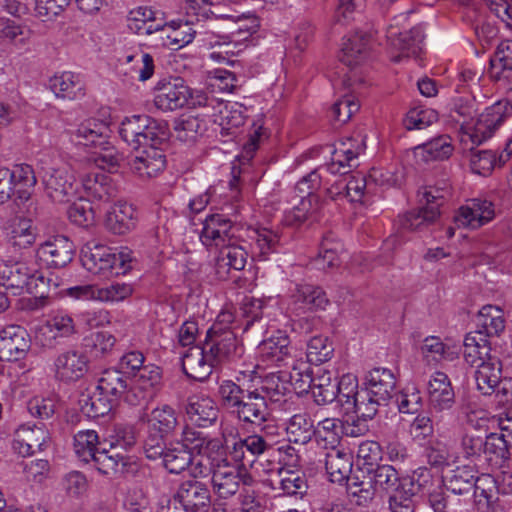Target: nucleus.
Segmentation results:
<instances>
[{
    "label": "nucleus",
    "mask_w": 512,
    "mask_h": 512,
    "mask_svg": "<svg viewBox=\"0 0 512 512\" xmlns=\"http://www.w3.org/2000/svg\"><path fill=\"white\" fill-rule=\"evenodd\" d=\"M120 137L133 149L144 145H163L170 138L167 121L152 118L149 115L126 117L119 128Z\"/></svg>",
    "instance_id": "obj_1"
},
{
    "label": "nucleus",
    "mask_w": 512,
    "mask_h": 512,
    "mask_svg": "<svg viewBox=\"0 0 512 512\" xmlns=\"http://www.w3.org/2000/svg\"><path fill=\"white\" fill-rule=\"evenodd\" d=\"M473 112V103L470 100L458 98L454 101L450 116L455 122L461 124V130L468 136L472 144L478 146L493 135L494 131L504 121V115L501 112L500 104H497L486 109V112L480 115L471 129L465 125L468 119L472 118Z\"/></svg>",
    "instance_id": "obj_2"
},
{
    "label": "nucleus",
    "mask_w": 512,
    "mask_h": 512,
    "mask_svg": "<svg viewBox=\"0 0 512 512\" xmlns=\"http://www.w3.org/2000/svg\"><path fill=\"white\" fill-rule=\"evenodd\" d=\"M132 251L128 248L118 253L105 245L87 246L81 250L83 267L94 275L102 277L126 274L131 268Z\"/></svg>",
    "instance_id": "obj_3"
},
{
    "label": "nucleus",
    "mask_w": 512,
    "mask_h": 512,
    "mask_svg": "<svg viewBox=\"0 0 512 512\" xmlns=\"http://www.w3.org/2000/svg\"><path fill=\"white\" fill-rule=\"evenodd\" d=\"M446 194L448 191L443 188L424 187L418 193L420 206L399 216L400 227L410 231H422L434 224L440 217V207L445 202Z\"/></svg>",
    "instance_id": "obj_4"
},
{
    "label": "nucleus",
    "mask_w": 512,
    "mask_h": 512,
    "mask_svg": "<svg viewBox=\"0 0 512 512\" xmlns=\"http://www.w3.org/2000/svg\"><path fill=\"white\" fill-rule=\"evenodd\" d=\"M477 390L484 396L495 394L500 401H508L512 395V378L502 375V362L497 356L477 364L475 371Z\"/></svg>",
    "instance_id": "obj_5"
},
{
    "label": "nucleus",
    "mask_w": 512,
    "mask_h": 512,
    "mask_svg": "<svg viewBox=\"0 0 512 512\" xmlns=\"http://www.w3.org/2000/svg\"><path fill=\"white\" fill-rule=\"evenodd\" d=\"M209 360L216 365L225 361H234L240 358L243 352L235 333L228 327L213 325L206 333L202 344Z\"/></svg>",
    "instance_id": "obj_6"
},
{
    "label": "nucleus",
    "mask_w": 512,
    "mask_h": 512,
    "mask_svg": "<svg viewBox=\"0 0 512 512\" xmlns=\"http://www.w3.org/2000/svg\"><path fill=\"white\" fill-rule=\"evenodd\" d=\"M41 177L47 195L55 202H69L76 197L79 184L73 171L67 167H42Z\"/></svg>",
    "instance_id": "obj_7"
},
{
    "label": "nucleus",
    "mask_w": 512,
    "mask_h": 512,
    "mask_svg": "<svg viewBox=\"0 0 512 512\" xmlns=\"http://www.w3.org/2000/svg\"><path fill=\"white\" fill-rule=\"evenodd\" d=\"M76 246L64 235H54L43 242L36 250V257L48 268L60 269L72 262Z\"/></svg>",
    "instance_id": "obj_8"
},
{
    "label": "nucleus",
    "mask_w": 512,
    "mask_h": 512,
    "mask_svg": "<svg viewBox=\"0 0 512 512\" xmlns=\"http://www.w3.org/2000/svg\"><path fill=\"white\" fill-rule=\"evenodd\" d=\"M190 87L181 77H170L158 81L155 86V106L162 111H174L186 106Z\"/></svg>",
    "instance_id": "obj_9"
},
{
    "label": "nucleus",
    "mask_w": 512,
    "mask_h": 512,
    "mask_svg": "<svg viewBox=\"0 0 512 512\" xmlns=\"http://www.w3.org/2000/svg\"><path fill=\"white\" fill-rule=\"evenodd\" d=\"M31 337L20 325H7L0 330V360L16 362L26 358Z\"/></svg>",
    "instance_id": "obj_10"
},
{
    "label": "nucleus",
    "mask_w": 512,
    "mask_h": 512,
    "mask_svg": "<svg viewBox=\"0 0 512 512\" xmlns=\"http://www.w3.org/2000/svg\"><path fill=\"white\" fill-rule=\"evenodd\" d=\"M495 217V206L487 199L474 198L469 204L461 206L454 216L458 227L478 229L492 221Z\"/></svg>",
    "instance_id": "obj_11"
},
{
    "label": "nucleus",
    "mask_w": 512,
    "mask_h": 512,
    "mask_svg": "<svg viewBox=\"0 0 512 512\" xmlns=\"http://www.w3.org/2000/svg\"><path fill=\"white\" fill-rule=\"evenodd\" d=\"M428 404L431 412L442 413L451 410L456 403L452 383L444 372L432 374L427 386Z\"/></svg>",
    "instance_id": "obj_12"
},
{
    "label": "nucleus",
    "mask_w": 512,
    "mask_h": 512,
    "mask_svg": "<svg viewBox=\"0 0 512 512\" xmlns=\"http://www.w3.org/2000/svg\"><path fill=\"white\" fill-rule=\"evenodd\" d=\"M54 377L69 384L81 379L88 371V359L78 350H67L54 360Z\"/></svg>",
    "instance_id": "obj_13"
},
{
    "label": "nucleus",
    "mask_w": 512,
    "mask_h": 512,
    "mask_svg": "<svg viewBox=\"0 0 512 512\" xmlns=\"http://www.w3.org/2000/svg\"><path fill=\"white\" fill-rule=\"evenodd\" d=\"M230 415L245 424L261 425L270 417V411L265 396L251 387Z\"/></svg>",
    "instance_id": "obj_14"
},
{
    "label": "nucleus",
    "mask_w": 512,
    "mask_h": 512,
    "mask_svg": "<svg viewBox=\"0 0 512 512\" xmlns=\"http://www.w3.org/2000/svg\"><path fill=\"white\" fill-rule=\"evenodd\" d=\"M97 390L108 395L117 404L122 397L132 405L140 401L135 389L129 388L127 377L119 369H106L98 381Z\"/></svg>",
    "instance_id": "obj_15"
},
{
    "label": "nucleus",
    "mask_w": 512,
    "mask_h": 512,
    "mask_svg": "<svg viewBox=\"0 0 512 512\" xmlns=\"http://www.w3.org/2000/svg\"><path fill=\"white\" fill-rule=\"evenodd\" d=\"M387 39L390 45L400 53L393 57L394 62H400L403 57H417L421 51V43L424 39L420 27H413L408 31L399 32L397 27L390 25L387 29Z\"/></svg>",
    "instance_id": "obj_16"
},
{
    "label": "nucleus",
    "mask_w": 512,
    "mask_h": 512,
    "mask_svg": "<svg viewBox=\"0 0 512 512\" xmlns=\"http://www.w3.org/2000/svg\"><path fill=\"white\" fill-rule=\"evenodd\" d=\"M184 411L192 424L202 428L214 425L219 414V408L213 399L199 395L187 398Z\"/></svg>",
    "instance_id": "obj_17"
},
{
    "label": "nucleus",
    "mask_w": 512,
    "mask_h": 512,
    "mask_svg": "<svg viewBox=\"0 0 512 512\" xmlns=\"http://www.w3.org/2000/svg\"><path fill=\"white\" fill-rule=\"evenodd\" d=\"M306 377L308 378L307 385L303 379H297L295 382V385L301 382L297 387L300 392L309 388L317 405H326L335 401L337 398L335 394L337 381L332 379L330 371L320 369L314 377L310 375Z\"/></svg>",
    "instance_id": "obj_18"
},
{
    "label": "nucleus",
    "mask_w": 512,
    "mask_h": 512,
    "mask_svg": "<svg viewBox=\"0 0 512 512\" xmlns=\"http://www.w3.org/2000/svg\"><path fill=\"white\" fill-rule=\"evenodd\" d=\"M229 213H214L208 215L203 223V229L200 235L202 242L205 245H211L212 242L215 245L225 244L226 241L234 237L231 233L234 223Z\"/></svg>",
    "instance_id": "obj_19"
},
{
    "label": "nucleus",
    "mask_w": 512,
    "mask_h": 512,
    "mask_svg": "<svg viewBox=\"0 0 512 512\" xmlns=\"http://www.w3.org/2000/svg\"><path fill=\"white\" fill-rule=\"evenodd\" d=\"M160 146H142L144 149L141 154L130 162L132 171L143 179L152 178L163 171L166 167V156Z\"/></svg>",
    "instance_id": "obj_20"
},
{
    "label": "nucleus",
    "mask_w": 512,
    "mask_h": 512,
    "mask_svg": "<svg viewBox=\"0 0 512 512\" xmlns=\"http://www.w3.org/2000/svg\"><path fill=\"white\" fill-rule=\"evenodd\" d=\"M32 268L21 261L0 264V287L14 296L25 293Z\"/></svg>",
    "instance_id": "obj_21"
},
{
    "label": "nucleus",
    "mask_w": 512,
    "mask_h": 512,
    "mask_svg": "<svg viewBox=\"0 0 512 512\" xmlns=\"http://www.w3.org/2000/svg\"><path fill=\"white\" fill-rule=\"evenodd\" d=\"M215 365L209 360L202 345L190 347L182 357V370L185 375L199 382L205 381L211 375Z\"/></svg>",
    "instance_id": "obj_22"
},
{
    "label": "nucleus",
    "mask_w": 512,
    "mask_h": 512,
    "mask_svg": "<svg viewBox=\"0 0 512 512\" xmlns=\"http://www.w3.org/2000/svg\"><path fill=\"white\" fill-rule=\"evenodd\" d=\"M136 209L132 204L119 201L106 214L105 227L115 235H124L135 228Z\"/></svg>",
    "instance_id": "obj_23"
},
{
    "label": "nucleus",
    "mask_w": 512,
    "mask_h": 512,
    "mask_svg": "<svg viewBox=\"0 0 512 512\" xmlns=\"http://www.w3.org/2000/svg\"><path fill=\"white\" fill-rule=\"evenodd\" d=\"M363 386L369 389L373 396L389 404L396 388V378L391 370L378 367L365 375Z\"/></svg>",
    "instance_id": "obj_24"
},
{
    "label": "nucleus",
    "mask_w": 512,
    "mask_h": 512,
    "mask_svg": "<svg viewBox=\"0 0 512 512\" xmlns=\"http://www.w3.org/2000/svg\"><path fill=\"white\" fill-rule=\"evenodd\" d=\"M83 191L87 198L107 202L116 195V188L109 175L103 172L88 173L82 178Z\"/></svg>",
    "instance_id": "obj_25"
},
{
    "label": "nucleus",
    "mask_w": 512,
    "mask_h": 512,
    "mask_svg": "<svg viewBox=\"0 0 512 512\" xmlns=\"http://www.w3.org/2000/svg\"><path fill=\"white\" fill-rule=\"evenodd\" d=\"M293 379L294 376L287 372L270 373L262 379L261 385L255 389L271 402H282L285 401L284 397L291 393V381Z\"/></svg>",
    "instance_id": "obj_26"
},
{
    "label": "nucleus",
    "mask_w": 512,
    "mask_h": 512,
    "mask_svg": "<svg viewBox=\"0 0 512 512\" xmlns=\"http://www.w3.org/2000/svg\"><path fill=\"white\" fill-rule=\"evenodd\" d=\"M108 131L109 128L104 122L88 119L78 126L74 136L78 144L97 149L103 145H109Z\"/></svg>",
    "instance_id": "obj_27"
},
{
    "label": "nucleus",
    "mask_w": 512,
    "mask_h": 512,
    "mask_svg": "<svg viewBox=\"0 0 512 512\" xmlns=\"http://www.w3.org/2000/svg\"><path fill=\"white\" fill-rule=\"evenodd\" d=\"M476 334L487 337L499 336L505 329L503 311L497 306L485 305L476 317Z\"/></svg>",
    "instance_id": "obj_28"
},
{
    "label": "nucleus",
    "mask_w": 512,
    "mask_h": 512,
    "mask_svg": "<svg viewBox=\"0 0 512 512\" xmlns=\"http://www.w3.org/2000/svg\"><path fill=\"white\" fill-rule=\"evenodd\" d=\"M177 494L183 495V503L191 512H208L211 505L210 491L203 482H182Z\"/></svg>",
    "instance_id": "obj_29"
},
{
    "label": "nucleus",
    "mask_w": 512,
    "mask_h": 512,
    "mask_svg": "<svg viewBox=\"0 0 512 512\" xmlns=\"http://www.w3.org/2000/svg\"><path fill=\"white\" fill-rule=\"evenodd\" d=\"M78 404L80 411L92 419L108 415L118 405L108 395L97 389L92 394L81 393Z\"/></svg>",
    "instance_id": "obj_30"
},
{
    "label": "nucleus",
    "mask_w": 512,
    "mask_h": 512,
    "mask_svg": "<svg viewBox=\"0 0 512 512\" xmlns=\"http://www.w3.org/2000/svg\"><path fill=\"white\" fill-rule=\"evenodd\" d=\"M179 425L176 410L170 405L154 408L147 418V428L170 438Z\"/></svg>",
    "instance_id": "obj_31"
},
{
    "label": "nucleus",
    "mask_w": 512,
    "mask_h": 512,
    "mask_svg": "<svg viewBox=\"0 0 512 512\" xmlns=\"http://www.w3.org/2000/svg\"><path fill=\"white\" fill-rule=\"evenodd\" d=\"M259 350L263 357L271 360L278 365L284 362L288 357H291V346L288 335L283 331H277L269 339L263 340L259 345Z\"/></svg>",
    "instance_id": "obj_32"
},
{
    "label": "nucleus",
    "mask_w": 512,
    "mask_h": 512,
    "mask_svg": "<svg viewBox=\"0 0 512 512\" xmlns=\"http://www.w3.org/2000/svg\"><path fill=\"white\" fill-rule=\"evenodd\" d=\"M389 507L393 512H414L412 497L420 489L419 482H392Z\"/></svg>",
    "instance_id": "obj_33"
},
{
    "label": "nucleus",
    "mask_w": 512,
    "mask_h": 512,
    "mask_svg": "<svg viewBox=\"0 0 512 512\" xmlns=\"http://www.w3.org/2000/svg\"><path fill=\"white\" fill-rule=\"evenodd\" d=\"M252 386H245L233 380H222L217 389V397L221 408L229 414L235 411L237 405L245 398Z\"/></svg>",
    "instance_id": "obj_34"
},
{
    "label": "nucleus",
    "mask_w": 512,
    "mask_h": 512,
    "mask_svg": "<svg viewBox=\"0 0 512 512\" xmlns=\"http://www.w3.org/2000/svg\"><path fill=\"white\" fill-rule=\"evenodd\" d=\"M8 174H10L12 187L18 199L21 202L27 201L31 196L29 189L33 188L37 182L32 166L20 164L15 166L14 169L8 168Z\"/></svg>",
    "instance_id": "obj_35"
},
{
    "label": "nucleus",
    "mask_w": 512,
    "mask_h": 512,
    "mask_svg": "<svg viewBox=\"0 0 512 512\" xmlns=\"http://www.w3.org/2000/svg\"><path fill=\"white\" fill-rule=\"evenodd\" d=\"M286 431L289 442L301 445L307 444L316 434L312 419L305 413L292 416Z\"/></svg>",
    "instance_id": "obj_36"
},
{
    "label": "nucleus",
    "mask_w": 512,
    "mask_h": 512,
    "mask_svg": "<svg viewBox=\"0 0 512 512\" xmlns=\"http://www.w3.org/2000/svg\"><path fill=\"white\" fill-rule=\"evenodd\" d=\"M453 150L448 135H441L416 147V151L421 152L425 162L446 160L452 155Z\"/></svg>",
    "instance_id": "obj_37"
},
{
    "label": "nucleus",
    "mask_w": 512,
    "mask_h": 512,
    "mask_svg": "<svg viewBox=\"0 0 512 512\" xmlns=\"http://www.w3.org/2000/svg\"><path fill=\"white\" fill-rule=\"evenodd\" d=\"M360 392L357 376L347 373L337 381L335 401L344 410L345 414L351 413L353 399L358 397Z\"/></svg>",
    "instance_id": "obj_38"
},
{
    "label": "nucleus",
    "mask_w": 512,
    "mask_h": 512,
    "mask_svg": "<svg viewBox=\"0 0 512 512\" xmlns=\"http://www.w3.org/2000/svg\"><path fill=\"white\" fill-rule=\"evenodd\" d=\"M368 35H355L343 43L340 61L347 66H355L363 61L368 54Z\"/></svg>",
    "instance_id": "obj_39"
},
{
    "label": "nucleus",
    "mask_w": 512,
    "mask_h": 512,
    "mask_svg": "<svg viewBox=\"0 0 512 512\" xmlns=\"http://www.w3.org/2000/svg\"><path fill=\"white\" fill-rule=\"evenodd\" d=\"M387 405V403L381 401L378 397L373 396L369 389L362 386L358 397L353 399L351 413H356L362 420L368 421L372 420L377 415L379 407H385Z\"/></svg>",
    "instance_id": "obj_40"
},
{
    "label": "nucleus",
    "mask_w": 512,
    "mask_h": 512,
    "mask_svg": "<svg viewBox=\"0 0 512 512\" xmlns=\"http://www.w3.org/2000/svg\"><path fill=\"white\" fill-rule=\"evenodd\" d=\"M176 137L182 142H193L206 131V123L198 116L183 115L175 121Z\"/></svg>",
    "instance_id": "obj_41"
},
{
    "label": "nucleus",
    "mask_w": 512,
    "mask_h": 512,
    "mask_svg": "<svg viewBox=\"0 0 512 512\" xmlns=\"http://www.w3.org/2000/svg\"><path fill=\"white\" fill-rule=\"evenodd\" d=\"M294 297L297 302H301L309 310L324 309L329 303L325 291L311 284H301L296 288Z\"/></svg>",
    "instance_id": "obj_42"
},
{
    "label": "nucleus",
    "mask_w": 512,
    "mask_h": 512,
    "mask_svg": "<svg viewBox=\"0 0 512 512\" xmlns=\"http://www.w3.org/2000/svg\"><path fill=\"white\" fill-rule=\"evenodd\" d=\"M75 76L71 72H65L60 76H54L50 79V88L58 98L75 99L83 96V89Z\"/></svg>",
    "instance_id": "obj_43"
},
{
    "label": "nucleus",
    "mask_w": 512,
    "mask_h": 512,
    "mask_svg": "<svg viewBox=\"0 0 512 512\" xmlns=\"http://www.w3.org/2000/svg\"><path fill=\"white\" fill-rule=\"evenodd\" d=\"M334 354V346L327 336L312 337L307 343L306 356L310 363L320 365L329 361Z\"/></svg>",
    "instance_id": "obj_44"
},
{
    "label": "nucleus",
    "mask_w": 512,
    "mask_h": 512,
    "mask_svg": "<svg viewBox=\"0 0 512 512\" xmlns=\"http://www.w3.org/2000/svg\"><path fill=\"white\" fill-rule=\"evenodd\" d=\"M512 70V40L502 41L490 59L489 73L499 80L504 71Z\"/></svg>",
    "instance_id": "obj_45"
},
{
    "label": "nucleus",
    "mask_w": 512,
    "mask_h": 512,
    "mask_svg": "<svg viewBox=\"0 0 512 512\" xmlns=\"http://www.w3.org/2000/svg\"><path fill=\"white\" fill-rule=\"evenodd\" d=\"M170 445V448L162 456V464L170 473L179 474L192 463V453L178 445L174 446L172 443Z\"/></svg>",
    "instance_id": "obj_46"
},
{
    "label": "nucleus",
    "mask_w": 512,
    "mask_h": 512,
    "mask_svg": "<svg viewBox=\"0 0 512 512\" xmlns=\"http://www.w3.org/2000/svg\"><path fill=\"white\" fill-rule=\"evenodd\" d=\"M29 278L25 292L34 296L33 300H29L30 303H33L30 305V308L37 309L43 307L46 304V299L49 297L50 280L33 268L32 275Z\"/></svg>",
    "instance_id": "obj_47"
},
{
    "label": "nucleus",
    "mask_w": 512,
    "mask_h": 512,
    "mask_svg": "<svg viewBox=\"0 0 512 512\" xmlns=\"http://www.w3.org/2000/svg\"><path fill=\"white\" fill-rule=\"evenodd\" d=\"M67 216L72 223L79 227L86 228L95 222V211L91 201L85 198H79L78 201L73 202L67 210Z\"/></svg>",
    "instance_id": "obj_48"
},
{
    "label": "nucleus",
    "mask_w": 512,
    "mask_h": 512,
    "mask_svg": "<svg viewBox=\"0 0 512 512\" xmlns=\"http://www.w3.org/2000/svg\"><path fill=\"white\" fill-rule=\"evenodd\" d=\"M98 435L94 430L79 431L74 435L75 453L85 462L92 460L99 451Z\"/></svg>",
    "instance_id": "obj_49"
},
{
    "label": "nucleus",
    "mask_w": 512,
    "mask_h": 512,
    "mask_svg": "<svg viewBox=\"0 0 512 512\" xmlns=\"http://www.w3.org/2000/svg\"><path fill=\"white\" fill-rule=\"evenodd\" d=\"M441 483L446 487L447 490H451L455 494H464L466 492H469L470 490H473V496L479 508H489L496 500H498L493 485L491 487L485 488L479 487L477 485V482H464L465 484L468 485L467 488H457L452 485L447 486L445 485V482Z\"/></svg>",
    "instance_id": "obj_50"
},
{
    "label": "nucleus",
    "mask_w": 512,
    "mask_h": 512,
    "mask_svg": "<svg viewBox=\"0 0 512 512\" xmlns=\"http://www.w3.org/2000/svg\"><path fill=\"white\" fill-rule=\"evenodd\" d=\"M437 121L438 113L434 109L415 107L408 111L403 123L407 130H422Z\"/></svg>",
    "instance_id": "obj_51"
},
{
    "label": "nucleus",
    "mask_w": 512,
    "mask_h": 512,
    "mask_svg": "<svg viewBox=\"0 0 512 512\" xmlns=\"http://www.w3.org/2000/svg\"><path fill=\"white\" fill-rule=\"evenodd\" d=\"M246 107L240 103L225 105V113L221 117V135H235V129L244 125Z\"/></svg>",
    "instance_id": "obj_52"
},
{
    "label": "nucleus",
    "mask_w": 512,
    "mask_h": 512,
    "mask_svg": "<svg viewBox=\"0 0 512 512\" xmlns=\"http://www.w3.org/2000/svg\"><path fill=\"white\" fill-rule=\"evenodd\" d=\"M270 448H272L271 445L262 436L254 434L235 442L232 455L235 460H241L244 457L245 450L252 456H256Z\"/></svg>",
    "instance_id": "obj_53"
},
{
    "label": "nucleus",
    "mask_w": 512,
    "mask_h": 512,
    "mask_svg": "<svg viewBox=\"0 0 512 512\" xmlns=\"http://www.w3.org/2000/svg\"><path fill=\"white\" fill-rule=\"evenodd\" d=\"M325 469L329 475V480H350L352 462L345 454H328L326 457Z\"/></svg>",
    "instance_id": "obj_54"
},
{
    "label": "nucleus",
    "mask_w": 512,
    "mask_h": 512,
    "mask_svg": "<svg viewBox=\"0 0 512 512\" xmlns=\"http://www.w3.org/2000/svg\"><path fill=\"white\" fill-rule=\"evenodd\" d=\"M377 482H345V491L351 503L366 505L375 496Z\"/></svg>",
    "instance_id": "obj_55"
},
{
    "label": "nucleus",
    "mask_w": 512,
    "mask_h": 512,
    "mask_svg": "<svg viewBox=\"0 0 512 512\" xmlns=\"http://www.w3.org/2000/svg\"><path fill=\"white\" fill-rule=\"evenodd\" d=\"M339 243H334L330 236H325L320 245L319 254L314 259V265L318 269H331L340 264L338 256Z\"/></svg>",
    "instance_id": "obj_56"
},
{
    "label": "nucleus",
    "mask_w": 512,
    "mask_h": 512,
    "mask_svg": "<svg viewBox=\"0 0 512 512\" xmlns=\"http://www.w3.org/2000/svg\"><path fill=\"white\" fill-rule=\"evenodd\" d=\"M17 430L18 435L21 436V441H24L25 445H30L33 449L37 447L39 451H43L50 442L49 431L44 426H21Z\"/></svg>",
    "instance_id": "obj_57"
},
{
    "label": "nucleus",
    "mask_w": 512,
    "mask_h": 512,
    "mask_svg": "<svg viewBox=\"0 0 512 512\" xmlns=\"http://www.w3.org/2000/svg\"><path fill=\"white\" fill-rule=\"evenodd\" d=\"M471 158L470 164L473 172L488 176L497 165L496 153L492 150H475L474 147L470 148Z\"/></svg>",
    "instance_id": "obj_58"
},
{
    "label": "nucleus",
    "mask_w": 512,
    "mask_h": 512,
    "mask_svg": "<svg viewBox=\"0 0 512 512\" xmlns=\"http://www.w3.org/2000/svg\"><path fill=\"white\" fill-rule=\"evenodd\" d=\"M360 104L356 97L351 94H346L338 99L331 107L332 118L340 123L344 124L350 118L358 112Z\"/></svg>",
    "instance_id": "obj_59"
},
{
    "label": "nucleus",
    "mask_w": 512,
    "mask_h": 512,
    "mask_svg": "<svg viewBox=\"0 0 512 512\" xmlns=\"http://www.w3.org/2000/svg\"><path fill=\"white\" fill-rule=\"evenodd\" d=\"M160 15L163 16L164 13L154 11L149 7H138L131 10L128 14V27L135 33H141L146 27L147 22H157L162 20Z\"/></svg>",
    "instance_id": "obj_60"
},
{
    "label": "nucleus",
    "mask_w": 512,
    "mask_h": 512,
    "mask_svg": "<svg viewBox=\"0 0 512 512\" xmlns=\"http://www.w3.org/2000/svg\"><path fill=\"white\" fill-rule=\"evenodd\" d=\"M318 435L327 442L331 448L340 444L344 432V421L338 418H326L319 422Z\"/></svg>",
    "instance_id": "obj_61"
},
{
    "label": "nucleus",
    "mask_w": 512,
    "mask_h": 512,
    "mask_svg": "<svg viewBox=\"0 0 512 512\" xmlns=\"http://www.w3.org/2000/svg\"><path fill=\"white\" fill-rule=\"evenodd\" d=\"M36 239V234L29 220H20L11 231L10 243L13 247L26 249L31 247Z\"/></svg>",
    "instance_id": "obj_62"
},
{
    "label": "nucleus",
    "mask_w": 512,
    "mask_h": 512,
    "mask_svg": "<svg viewBox=\"0 0 512 512\" xmlns=\"http://www.w3.org/2000/svg\"><path fill=\"white\" fill-rule=\"evenodd\" d=\"M168 440L169 437L160 433H154V431L147 428V435L143 444L146 457L152 460L162 458L170 448Z\"/></svg>",
    "instance_id": "obj_63"
},
{
    "label": "nucleus",
    "mask_w": 512,
    "mask_h": 512,
    "mask_svg": "<svg viewBox=\"0 0 512 512\" xmlns=\"http://www.w3.org/2000/svg\"><path fill=\"white\" fill-rule=\"evenodd\" d=\"M0 35L15 45H25L31 36V31L9 19H0Z\"/></svg>",
    "instance_id": "obj_64"
}]
</instances>
